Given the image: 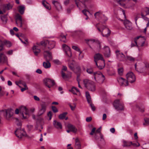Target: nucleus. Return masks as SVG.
<instances>
[{"label": "nucleus", "instance_id": "1", "mask_svg": "<svg viewBox=\"0 0 149 149\" xmlns=\"http://www.w3.org/2000/svg\"><path fill=\"white\" fill-rule=\"evenodd\" d=\"M86 72L88 74L93 75L95 81L100 84L102 83L105 80V77L102 73L100 72H94L93 68H87Z\"/></svg>", "mask_w": 149, "mask_h": 149}, {"label": "nucleus", "instance_id": "2", "mask_svg": "<svg viewBox=\"0 0 149 149\" xmlns=\"http://www.w3.org/2000/svg\"><path fill=\"white\" fill-rule=\"evenodd\" d=\"M94 59L96 65L99 69L104 68L105 65V61L101 54H96L94 56Z\"/></svg>", "mask_w": 149, "mask_h": 149}, {"label": "nucleus", "instance_id": "3", "mask_svg": "<svg viewBox=\"0 0 149 149\" xmlns=\"http://www.w3.org/2000/svg\"><path fill=\"white\" fill-rule=\"evenodd\" d=\"M83 82L85 86L88 90L92 91L95 90V85L93 81L87 79H85L84 80Z\"/></svg>", "mask_w": 149, "mask_h": 149}, {"label": "nucleus", "instance_id": "4", "mask_svg": "<svg viewBox=\"0 0 149 149\" xmlns=\"http://www.w3.org/2000/svg\"><path fill=\"white\" fill-rule=\"evenodd\" d=\"M97 29L103 37H107L110 35L111 31L106 26H103L100 28L97 27Z\"/></svg>", "mask_w": 149, "mask_h": 149}, {"label": "nucleus", "instance_id": "5", "mask_svg": "<svg viewBox=\"0 0 149 149\" xmlns=\"http://www.w3.org/2000/svg\"><path fill=\"white\" fill-rule=\"evenodd\" d=\"M113 105L115 109L118 110H122L124 109V104L120 101V100L117 99L115 100Z\"/></svg>", "mask_w": 149, "mask_h": 149}, {"label": "nucleus", "instance_id": "6", "mask_svg": "<svg viewBox=\"0 0 149 149\" xmlns=\"http://www.w3.org/2000/svg\"><path fill=\"white\" fill-rule=\"evenodd\" d=\"M19 112L24 119L27 118L29 115V111L28 109L25 107L22 106L19 108Z\"/></svg>", "mask_w": 149, "mask_h": 149}, {"label": "nucleus", "instance_id": "7", "mask_svg": "<svg viewBox=\"0 0 149 149\" xmlns=\"http://www.w3.org/2000/svg\"><path fill=\"white\" fill-rule=\"evenodd\" d=\"M67 67L65 66H63V68L61 70V73L62 78L65 80L70 78L71 77V72L67 71V74H65L64 72V71H66L67 70Z\"/></svg>", "mask_w": 149, "mask_h": 149}, {"label": "nucleus", "instance_id": "8", "mask_svg": "<svg viewBox=\"0 0 149 149\" xmlns=\"http://www.w3.org/2000/svg\"><path fill=\"white\" fill-rule=\"evenodd\" d=\"M47 105L45 102H43L40 104V106L39 108V110L38 112V116H40L43 115L46 112Z\"/></svg>", "mask_w": 149, "mask_h": 149}, {"label": "nucleus", "instance_id": "9", "mask_svg": "<svg viewBox=\"0 0 149 149\" xmlns=\"http://www.w3.org/2000/svg\"><path fill=\"white\" fill-rule=\"evenodd\" d=\"M126 78L128 82L133 83L136 81V77L134 74L132 72H129L126 75Z\"/></svg>", "mask_w": 149, "mask_h": 149}, {"label": "nucleus", "instance_id": "10", "mask_svg": "<svg viewBox=\"0 0 149 149\" xmlns=\"http://www.w3.org/2000/svg\"><path fill=\"white\" fill-rule=\"evenodd\" d=\"M116 53L117 58L118 61H126V57L122 52L117 50L116 51Z\"/></svg>", "mask_w": 149, "mask_h": 149}, {"label": "nucleus", "instance_id": "11", "mask_svg": "<svg viewBox=\"0 0 149 149\" xmlns=\"http://www.w3.org/2000/svg\"><path fill=\"white\" fill-rule=\"evenodd\" d=\"M86 96L88 102L91 107L92 110L93 111H95V108L94 104L92 103L91 97L88 92H86Z\"/></svg>", "mask_w": 149, "mask_h": 149}, {"label": "nucleus", "instance_id": "12", "mask_svg": "<svg viewBox=\"0 0 149 149\" xmlns=\"http://www.w3.org/2000/svg\"><path fill=\"white\" fill-rule=\"evenodd\" d=\"M16 136L19 138H21L22 136H26V134L24 130H21V128H18L15 131Z\"/></svg>", "mask_w": 149, "mask_h": 149}, {"label": "nucleus", "instance_id": "13", "mask_svg": "<svg viewBox=\"0 0 149 149\" xmlns=\"http://www.w3.org/2000/svg\"><path fill=\"white\" fill-rule=\"evenodd\" d=\"M44 43L46 45V48H47L49 50L54 48L55 45V42L54 41L46 40Z\"/></svg>", "mask_w": 149, "mask_h": 149}, {"label": "nucleus", "instance_id": "14", "mask_svg": "<svg viewBox=\"0 0 149 149\" xmlns=\"http://www.w3.org/2000/svg\"><path fill=\"white\" fill-rule=\"evenodd\" d=\"M137 42V47H139L143 46L145 43V40L141 36H138L135 38Z\"/></svg>", "mask_w": 149, "mask_h": 149}, {"label": "nucleus", "instance_id": "15", "mask_svg": "<svg viewBox=\"0 0 149 149\" xmlns=\"http://www.w3.org/2000/svg\"><path fill=\"white\" fill-rule=\"evenodd\" d=\"M43 54L44 58L46 61H50L52 59V54L49 51L44 50Z\"/></svg>", "mask_w": 149, "mask_h": 149}, {"label": "nucleus", "instance_id": "16", "mask_svg": "<svg viewBox=\"0 0 149 149\" xmlns=\"http://www.w3.org/2000/svg\"><path fill=\"white\" fill-rule=\"evenodd\" d=\"M44 82L45 85L49 88H50L55 84L53 80L49 78L44 79Z\"/></svg>", "mask_w": 149, "mask_h": 149}, {"label": "nucleus", "instance_id": "17", "mask_svg": "<svg viewBox=\"0 0 149 149\" xmlns=\"http://www.w3.org/2000/svg\"><path fill=\"white\" fill-rule=\"evenodd\" d=\"M62 47L66 54L69 57H71L72 53L70 48L65 44L63 45Z\"/></svg>", "mask_w": 149, "mask_h": 149}, {"label": "nucleus", "instance_id": "18", "mask_svg": "<svg viewBox=\"0 0 149 149\" xmlns=\"http://www.w3.org/2000/svg\"><path fill=\"white\" fill-rule=\"evenodd\" d=\"M16 23L17 26L20 27L22 26V18L19 14H17L16 15Z\"/></svg>", "mask_w": 149, "mask_h": 149}, {"label": "nucleus", "instance_id": "19", "mask_svg": "<svg viewBox=\"0 0 149 149\" xmlns=\"http://www.w3.org/2000/svg\"><path fill=\"white\" fill-rule=\"evenodd\" d=\"M117 80L119 84L122 86H126L128 85V82L125 79L121 77H118Z\"/></svg>", "mask_w": 149, "mask_h": 149}, {"label": "nucleus", "instance_id": "20", "mask_svg": "<svg viewBox=\"0 0 149 149\" xmlns=\"http://www.w3.org/2000/svg\"><path fill=\"white\" fill-rule=\"evenodd\" d=\"M124 24L127 30H131L132 29V24L129 21L127 20H125L124 22Z\"/></svg>", "mask_w": 149, "mask_h": 149}, {"label": "nucleus", "instance_id": "21", "mask_svg": "<svg viewBox=\"0 0 149 149\" xmlns=\"http://www.w3.org/2000/svg\"><path fill=\"white\" fill-rule=\"evenodd\" d=\"M52 3L58 11H59L62 10V6L58 1H53L52 2Z\"/></svg>", "mask_w": 149, "mask_h": 149}, {"label": "nucleus", "instance_id": "22", "mask_svg": "<svg viewBox=\"0 0 149 149\" xmlns=\"http://www.w3.org/2000/svg\"><path fill=\"white\" fill-rule=\"evenodd\" d=\"M87 40L88 44L93 43L95 45H97L98 47L97 48L98 49H100L101 48L100 43L99 41H96L95 40L91 39Z\"/></svg>", "mask_w": 149, "mask_h": 149}, {"label": "nucleus", "instance_id": "23", "mask_svg": "<svg viewBox=\"0 0 149 149\" xmlns=\"http://www.w3.org/2000/svg\"><path fill=\"white\" fill-rule=\"evenodd\" d=\"M94 16L95 18L100 21V19H102V16H104V14H103L102 11H99L95 13Z\"/></svg>", "mask_w": 149, "mask_h": 149}, {"label": "nucleus", "instance_id": "24", "mask_svg": "<svg viewBox=\"0 0 149 149\" xmlns=\"http://www.w3.org/2000/svg\"><path fill=\"white\" fill-rule=\"evenodd\" d=\"M77 64L74 61L72 60L69 63V67L71 70L74 71Z\"/></svg>", "mask_w": 149, "mask_h": 149}, {"label": "nucleus", "instance_id": "25", "mask_svg": "<svg viewBox=\"0 0 149 149\" xmlns=\"http://www.w3.org/2000/svg\"><path fill=\"white\" fill-rule=\"evenodd\" d=\"M13 114V111L12 109H8L6 110V117L7 119L11 118Z\"/></svg>", "mask_w": 149, "mask_h": 149}, {"label": "nucleus", "instance_id": "26", "mask_svg": "<svg viewBox=\"0 0 149 149\" xmlns=\"http://www.w3.org/2000/svg\"><path fill=\"white\" fill-rule=\"evenodd\" d=\"M123 147H126L130 146L131 145H132L134 146H139V144L138 143H137V144L135 143H132L131 142H126L125 141H123Z\"/></svg>", "mask_w": 149, "mask_h": 149}, {"label": "nucleus", "instance_id": "27", "mask_svg": "<svg viewBox=\"0 0 149 149\" xmlns=\"http://www.w3.org/2000/svg\"><path fill=\"white\" fill-rule=\"evenodd\" d=\"M33 50L36 56H37L40 52V50L38 46L34 45L33 47Z\"/></svg>", "mask_w": 149, "mask_h": 149}, {"label": "nucleus", "instance_id": "28", "mask_svg": "<svg viewBox=\"0 0 149 149\" xmlns=\"http://www.w3.org/2000/svg\"><path fill=\"white\" fill-rule=\"evenodd\" d=\"M104 49L105 52H104V55L105 56L107 57H109L110 56L111 54L110 52V50L109 47L108 46H105Z\"/></svg>", "mask_w": 149, "mask_h": 149}, {"label": "nucleus", "instance_id": "29", "mask_svg": "<svg viewBox=\"0 0 149 149\" xmlns=\"http://www.w3.org/2000/svg\"><path fill=\"white\" fill-rule=\"evenodd\" d=\"M75 2L77 6L79 8V9L80 10L81 9L80 7L82 5H83L84 6L85 8L86 7L84 3H83L80 1L79 0H75Z\"/></svg>", "mask_w": 149, "mask_h": 149}, {"label": "nucleus", "instance_id": "30", "mask_svg": "<svg viewBox=\"0 0 149 149\" xmlns=\"http://www.w3.org/2000/svg\"><path fill=\"white\" fill-rule=\"evenodd\" d=\"M53 125L54 126L58 129H61L62 125L61 123L54 120L53 122Z\"/></svg>", "mask_w": 149, "mask_h": 149}, {"label": "nucleus", "instance_id": "31", "mask_svg": "<svg viewBox=\"0 0 149 149\" xmlns=\"http://www.w3.org/2000/svg\"><path fill=\"white\" fill-rule=\"evenodd\" d=\"M7 61V57L3 53H0V62L1 61L6 62Z\"/></svg>", "mask_w": 149, "mask_h": 149}, {"label": "nucleus", "instance_id": "32", "mask_svg": "<svg viewBox=\"0 0 149 149\" xmlns=\"http://www.w3.org/2000/svg\"><path fill=\"white\" fill-rule=\"evenodd\" d=\"M69 91L71 92L74 94L77 95V93L80 94L79 91L76 88L73 87L71 90H69Z\"/></svg>", "mask_w": 149, "mask_h": 149}, {"label": "nucleus", "instance_id": "33", "mask_svg": "<svg viewBox=\"0 0 149 149\" xmlns=\"http://www.w3.org/2000/svg\"><path fill=\"white\" fill-rule=\"evenodd\" d=\"M67 127L69 130H70L71 131L74 133H75L77 131V129L71 124H68L67 125Z\"/></svg>", "mask_w": 149, "mask_h": 149}, {"label": "nucleus", "instance_id": "34", "mask_svg": "<svg viewBox=\"0 0 149 149\" xmlns=\"http://www.w3.org/2000/svg\"><path fill=\"white\" fill-rule=\"evenodd\" d=\"M49 61H46L43 63V66L45 68L47 69L50 68L51 65Z\"/></svg>", "mask_w": 149, "mask_h": 149}, {"label": "nucleus", "instance_id": "35", "mask_svg": "<svg viewBox=\"0 0 149 149\" xmlns=\"http://www.w3.org/2000/svg\"><path fill=\"white\" fill-rule=\"evenodd\" d=\"M75 147L76 149H80L81 146L79 139L77 138L75 139Z\"/></svg>", "mask_w": 149, "mask_h": 149}, {"label": "nucleus", "instance_id": "36", "mask_svg": "<svg viewBox=\"0 0 149 149\" xmlns=\"http://www.w3.org/2000/svg\"><path fill=\"white\" fill-rule=\"evenodd\" d=\"M42 4L47 9L50 10L51 8L50 5L47 3L45 1H43L42 2Z\"/></svg>", "mask_w": 149, "mask_h": 149}, {"label": "nucleus", "instance_id": "37", "mask_svg": "<svg viewBox=\"0 0 149 149\" xmlns=\"http://www.w3.org/2000/svg\"><path fill=\"white\" fill-rule=\"evenodd\" d=\"M25 8V7L24 5L19 6L18 7V11L21 14H23L24 13Z\"/></svg>", "mask_w": 149, "mask_h": 149}, {"label": "nucleus", "instance_id": "38", "mask_svg": "<svg viewBox=\"0 0 149 149\" xmlns=\"http://www.w3.org/2000/svg\"><path fill=\"white\" fill-rule=\"evenodd\" d=\"M4 12H5V11L7 10H9L12 8V7L10 4H7L3 5Z\"/></svg>", "mask_w": 149, "mask_h": 149}, {"label": "nucleus", "instance_id": "39", "mask_svg": "<svg viewBox=\"0 0 149 149\" xmlns=\"http://www.w3.org/2000/svg\"><path fill=\"white\" fill-rule=\"evenodd\" d=\"M1 18L3 24H5L6 23L8 20L6 16L4 15L2 16L1 17Z\"/></svg>", "mask_w": 149, "mask_h": 149}, {"label": "nucleus", "instance_id": "40", "mask_svg": "<svg viewBox=\"0 0 149 149\" xmlns=\"http://www.w3.org/2000/svg\"><path fill=\"white\" fill-rule=\"evenodd\" d=\"M67 114V112H64L59 115L58 118L60 119H63L65 118V116Z\"/></svg>", "mask_w": 149, "mask_h": 149}, {"label": "nucleus", "instance_id": "41", "mask_svg": "<svg viewBox=\"0 0 149 149\" xmlns=\"http://www.w3.org/2000/svg\"><path fill=\"white\" fill-rule=\"evenodd\" d=\"M108 18L104 15V16H102V19H100V21L103 23H105L108 20Z\"/></svg>", "mask_w": 149, "mask_h": 149}, {"label": "nucleus", "instance_id": "42", "mask_svg": "<svg viewBox=\"0 0 149 149\" xmlns=\"http://www.w3.org/2000/svg\"><path fill=\"white\" fill-rule=\"evenodd\" d=\"M126 61L128 60L132 62L134 61L135 60V58H134L130 56H126Z\"/></svg>", "mask_w": 149, "mask_h": 149}, {"label": "nucleus", "instance_id": "43", "mask_svg": "<svg viewBox=\"0 0 149 149\" xmlns=\"http://www.w3.org/2000/svg\"><path fill=\"white\" fill-rule=\"evenodd\" d=\"M137 42L136 41V39H135V38L134 39V41H132V42L131 44V47H134L136 46L137 47Z\"/></svg>", "mask_w": 149, "mask_h": 149}, {"label": "nucleus", "instance_id": "44", "mask_svg": "<svg viewBox=\"0 0 149 149\" xmlns=\"http://www.w3.org/2000/svg\"><path fill=\"white\" fill-rule=\"evenodd\" d=\"M123 68H120L118 69V72L119 74L122 75L123 73Z\"/></svg>", "mask_w": 149, "mask_h": 149}, {"label": "nucleus", "instance_id": "45", "mask_svg": "<svg viewBox=\"0 0 149 149\" xmlns=\"http://www.w3.org/2000/svg\"><path fill=\"white\" fill-rule=\"evenodd\" d=\"M125 1V0H119L118 1V3L121 6H125V4L123 2Z\"/></svg>", "mask_w": 149, "mask_h": 149}, {"label": "nucleus", "instance_id": "46", "mask_svg": "<svg viewBox=\"0 0 149 149\" xmlns=\"http://www.w3.org/2000/svg\"><path fill=\"white\" fill-rule=\"evenodd\" d=\"M142 148L143 149H149V143L143 145Z\"/></svg>", "mask_w": 149, "mask_h": 149}, {"label": "nucleus", "instance_id": "47", "mask_svg": "<svg viewBox=\"0 0 149 149\" xmlns=\"http://www.w3.org/2000/svg\"><path fill=\"white\" fill-rule=\"evenodd\" d=\"M61 41L64 42H66V37L65 36L63 35H61Z\"/></svg>", "mask_w": 149, "mask_h": 149}, {"label": "nucleus", "instance_id": "48", "mask_svg": "<svg viewBox=\"0 0 149 149\" xmlns=\"http://www.w3.org/2000/svg\"><path fill=\"white\" fill-rule=\"evenodd\" d=\"M47 116L49 117V120H50L51 119L52 117V113L51 111L49 112L47 114Z\"/></svg>", "mask_w": 149, "mask_h": 149}, {"label": "nucleus", "instance_id": "49", "mask_svg": "<svg viewBox=\"0 0 149 149\" xmlns=\"http://www.w3.org/2000/svg\"><path fill=\"white\" fill-rule=\"evenodd\" d=\"M53 62L55 64L60 65L61 64V62L58 59H55L53 60Z\"/></svg>", "mask_w": 149, "mask_h": 149}, {"label": "nucleus", "instance_id": "50", "mask_svg": "<svg viewBox=\"0 0 149 149\" xmlns=\"http://www.w3.org/2000/svg\"><path fill=\"white\" fill-rule=\"evenodd\" d=\"M79 60L81 59L84 57V54L81 53V52L80 51L79 52Z\"/></svg>", "mask_w": 149, "mask_h": 149}, {"label": "nucleus", "instance_id": "51", "mask_svg": "<svg viewBox=\"0 0 149 149\" xmlns=\"http://www.w3.org/2000/svg\"><path fill=\"white\" fill-rule=\"evenodd\" d=\"M52 108L53 111L54 113L57 112L58 111V110L57 108L54 106H52Z\"/></svg>", "mask_w": 149, "mask_h": 149}, {"label": "nucleus", "instance_id": "52", "mask_svg": "<svg viewBox=\"0 0 149 149\" xmlns=\"http://www.w3.org/2000/svg\"><path fill=\"white\" fill-rule=\"evenodd\" d=\"M72 48L73 49L78 52H79L80 51L79 48L77 46H74L72 47Z\"/></svg>", "mask_w": 149, "mask_h": 149}, {"label": "nucleus", "instance_id": "53", "mask_svg": "<svg viewBox=\"0 0 149 149\" xmlns=\"http://www.w3.org/2000/svg\"><path fill=\"white\" fill-rule=\"evenodd\" d=\"M5 44L8 47H10L11 46V42L9 41H6L5 42Z\"/></svg>", "mask_w": 149, "mask_h": 149}, {"label": "nucleus", "instance_id": "54", "mask_svg": "<svg viewBox=\"0 0 149 149\" xmlns=\"http://www.w3.org/2000/svg\"><path fill=\"white\" fill-rule=\"evenodd\" d=\"M3 49V44L2 41L0 40V51L2 50Z\"/></svg>", "mask_w": 149, "mask_h": 149}, {"label": "nucleus", "instance_id": "55", "mask_svg": "<svg viewBox=\"0 0 149 149\" xmlns=\"http://www.w3.org/2000/svg\"><path fill=\"white\" fill-rule=\"evenodd\" d=\"M75 68L77 70V72H80L81 70L80 67L78 65V64L75 67Z\"/></svg>", "mask_w": 149, "mask_h": 149}, {"label": "nucleus", "instance_id": "56", "mask_svg": "<svg viewBox=\"0 0 149 149\" xmlns=\"http://www.w3.org/2000/svg\"><path fill=\"white\" fill-rule=\"evenodd\" d=\"M82 12L86 16H87L86 13L88 12L89 13V11L86 9H84L82 11Z\"/></svg>", "mask_w": 149, "mask_h": 149}, {"label": "nucleus", "instance_id": "57", "mask_svg": "<svg viewBox=\"0 0 149 149\" xmlns=\"http://www.w3.org/2000/svg\"><path fill=\"white\" fill-rule=\"evenodd\" d=\"M145 11L146 13V15H149V8L146 7V8Z\"/></svg>", "mask_w": 149, "mask_h": 149}, {"label": "nucleus", "instance_id": "58", "mask_svg": "<svg viewBox=\"0 0 149 149\" xmlns=\"http://www.w3.org/2000/svg\"><path fill=\"white\" fill-rule=\"evenodd\" d=\"M1 87H0V96H2L4 94L5 92L3 91H1Z\"/></svg>", "mask_w": 149, "mask_h": 149}, {"label": "nucleus", "instance_id": "59", "mask_svg": "<svg viewBox=\"0 0 149 149\" xmlns=\"http://www.w3.org/2000/svg\"><path fill=\"white\" fill-rule=\"evenodd\" d=\"M92 120V118L91 117H87L86 119V121L87 122H89Z\"/></svg>", "mask_w": 149, "mask_h": 149}, {"label": "nucleus", "instance_id": "60", "mask_svg": "<svg viewBox=\"0 0 149 149\" xmlns=\"http://www.w3.org/2000/svg\"><path fill=\"white\" fill-rule=\"evenodd\" d=\"M96 128L95 127L93 128L91 131V132L90 133V134L91 135H92L94 133L95 130Z\"/></svg>", "mask_w": 149, "mask_h": 149}, {"label": "nucleus", "instance_id": "61", "mask_svg": "<svg viewBox=\"0 0 149 149\" xmlns=\"http://www.w3.org/2000/svg\"><path fill=\"white\" fill-rule=\"evenodd\" d=\"M34 99L36 101H39L40 100V98L37 96L35 95L33 96Z\"/></svg>", "mask_w": 149, "mask_h": 149}, {"label": "nucleus", "instance_id": "62", "mask_svg": "<svg viewBox=\"0 0 149 149\" xmlns=\"http://www.w3.org/2000/svg\"><path fill=\"white\" fill-rule=\"evenodd\" d=\"M144 120L146 123L149 125V118H145L144 119Z\"/></svg>", "mask_w": 149, "mask_h": 149}, {"label": "nucleus", "instance_id": "63", "mask_svg": "<svg viewBox=\"0 0 149 149\" xmlns=\"http://www.w3.org/2000/svg\"><path fill=\"white\" fill-rule=\"evenodd\" d=\"M28 89V88L27 86H25V87H24L22 88L21 90L22 92H23L24 91Z\"/></svg>", "mask_w": 149, "mask_h": 149}, {"label": "nucleus", "instance_id": "64", "mask_svg": "<svg viewBox=\"0 0 149 149\" xmlns=\"http://www.w3.org/2000/svg\"><path fill=\"white\" fill-rule=\"evenodd\" d=\"M69 0H66L64 1V5H66L69 3Z\"/></svg>", "mask_w": 149, "mask_h": 149}]
</instances>
